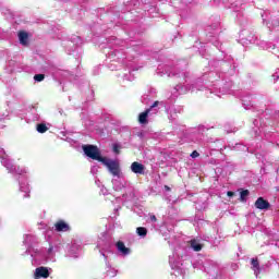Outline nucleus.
Returning a JSON list of instances; mask_svg holds the SVG:
<instances>
[{
  "instance_id": "nucleus-51",
  "label": "nucleus",
  "mask_w": 279,
  "mask_h": 279,
  "mask_svg": "<svg viewBox=\"0 0 279 279\" xmlns=\"http://www.w3.org/2000/svg\"><path fill=\"white\" fill-rule=\"evenodd\" d=\"M53 232V230H48L47 232H46V234H51Z\"/></svg>"
},
{
  "instance_id": "nucleus-50",
  "label": "nucleus",
  "mask_w": 279,
  "mask_h": 279,
  "mask_svg": "<svg viewBox=\"0 0 279 279\" xmlns=\"http://www.w3.org/2000/svg\"><path fill=\"white\" fill-rule=\"evenodd\" d=\"M165 191H171V187H169L168 185L163 186Z\"/></svg>"
},
{
  "instance_id": "nucleus-46",
  "label": "nucleus",
  "mask_w": 279,
  "mask_h": 279,
  "mask_svg": "<svg viewBox=\"0 0 279 279\" xmlns=\"http://www.w3.org/2000/svg\"><path fill=\"white\" fill-rule=\"evenodd\" d=\"M227 195H228V197H234V192L229 191V192H227Z\"/></svg>"
},
{
  "instance_id": "nucleus-35",
  "label": "nucleus",
  "mask_w": 279,
  "mask_h": 279,
  "mask_svg": "<svg viewBox=\"0 0 279 279\" xmlns=\"http://www.w3.org/2000/svg\"><path fill=\"white\" fill-rule=\"evenodd\" d=\"M234 69H236L235 65H230V70H228V72H225L226 75H234L235 71Z\"/></svg>"
},
{
  "instance_id": "nucleus-32",
  "label": "nucleus",
  "mask_w": 279,
  "mask_h": 279,
  "mask_svg": "<svg viewBox=\"0 0 279 279\" xmlns=\"http://www.w3.org/2000/svg\"><path fill=\"white\" fill-rule=\"evenodd\" d=\"M9 66H10L11 73L16 71V61H14V60L9 61Z\"/></svg>"
},
{
  "instance_id": "nucleus-40",
  "label": "nucleus",
  "mask_w": 279,
  "mask_h": 279,
  "mask_svg": "<svg viewBox=\"0 0 279 279\" xmlns=\"http://www.w3.org/2000/svg\"><path fill=\"white\" fill-rule=\"evenodd\" d=\"M149 221L151 222V223H156V221H157V218H156V215H153V214H150L149 215Z\"/></svg>"
},
{
  "instance_id": "nucleus-31",
  "label": "nucleus",
  "mask_w": 279,
  "mask_h": 279,
  "mask_svg": "<svg viewBox=\"0 0 279 279\" xmlns=\"http://www.w3.org/2000/svg\"><path fill=\"white\" fill-rule=\"evenodd\" d=\"M172 112H173V113H172ZM175 112H177L175 109H174L173 111L167 109L168 119H169L170 121H175Z\"/></svg>"
},
{
  "instance_id": "nucleus-8",
  "label": "nucleus",
  "mask_w": 279,
  "mask_h": 279,
  "mask_svg": "<svg viewBox=\"0 0 279 279\" xmlns=\"http://www.w3.org/2000/svg\"><path fill=\"white\" fill-rule=\"evenodd\" d=\"M240 36L242 37V40H246V43H250L251 45H258L259 47H263L264 49H276V46L267 41H258V38L254 33H250V31H242L240 33Z\"/></svg>"
},
{
  "instance_id": "nucleus-15",
  "label": "nucleus",
  "mask_w": 279,
  "mask_h": 279,
  "mask_svg": "<svg viewBox=\"0 0 279 279\" xmlns=\"http://www.w3.org/2000/svg\"><path fill=\"white\" fill-rule=\"evenodd\" d=\"M118 274H119V269L112 266V264L110 263V259H105V270H104L105 278H117Z\"/></svg>"
},
{
  "instance_id": "nucleus-20",
  "label": "nucleus",
  "mask_w": 279,
  "mask_h": 279,
  "mask_svg": "<svg viewBox=\"0 0 279 279\" xmlns=\"http://www.w3.org/2000/svg\"><path fill=\"white\" fill-rule=\"evenodd\" d=\"M242 106L245 110L254 108V96L246 94L242 97Z\"/></svg>"
},
{
  "instance_id": "nucleus-48",
  "label": "nucleus",
  "mask_w": 279,
  "mask_h": 279,
  "mask_svg": "<svg viewBox=\"0 0 279 279\" xmlns=\"http://www.w3.org/2000/svg\"><path fill=\"white\" fill-rule=\"evenodd\" d=\"M254 125H255V128H258V123H260V121L259 120H254Z\"/></svg>"
},
{
  "instance_id": "nucleus-45",
  "label": "nucleus",
  "mask_w": 279,
  "mask_h": 279,
  "mask_svg": "<svg viewBox=\"0 0 279 279\" xmlns=\"http://www.w3.org/2000/svg\"><path fill=\"white\" fill-rule=\"evenodd\" d=\"M220 65L222 66V69H226V66H228V63L226 61H221Z\"/></svg>"
},
{
  "instance_id": "nucleus-3",
  "label": "nucleus",
  "mask_w": 279,
  "mask_h": 279,
  "mask_svg": "<svg viewBox=\"0 0 279 279\" xmlns=\"http://www.w3.org/2000/svg\"><path fill=\"white\" fill-rule=\"evenodd\" d=\"M0 162L8 169L9 173H16L17 175H21L19 179L20 182V191L21 193H24L23 197H29L31 189L29 183H27V177L23 175L24 173H27V170L14 166L12 162V159L5 154V150H0Z\"/></svg>"
},
{
  "instance_id": "nucleus-13",
  "label": "nucleus",
  "mask_w": 279,
  "mask_h": 279,
  "mask_svg": "<svg viewBox=\"0 0 279 279\" xmlns=\"http://www.w3.org/2000/svg\"><path fill=\"white\" fill-rule=\"evenodd\" d=\"M24 245H26V254H29L33 258V256L36 254L35 246L38 243V238L34 234H25L24 235Z\"/></svg>"
},
{
  "instance_id": "nucleus-56",
  "label": "nucleus",
  "mask_w": 279,
  "mask_h": 279,
  "mask_svg": "<svg viewBox=\"0 0 279 279\" xmlns=\"http://www.w3.org/2000/svg\"><path fill=\"white\" fill-rule=\"evenodd\" d=\"M231 8H234V4H231Z\"/></svg>"
},
{
  "instance_id": "nucleus-30",
  "label": "nucleus",
  "mask_w": 279,
  "mask_h": 279,
  "mask_svg": "<svg viewBox=\"0 0 279 279\" xmlns=\"http://www.w3.org/2000/svg\"><path fill=\"white\" fill-rule=\"evenodd\" d=\"M248 195H250V191H248V190H243V191L240 193V199H241V202H246Z\"/></svg>"
},
{
  "instance_id": "nucleus-25",
  "label": "nucleus",
  "mask_w": 279,
  "mask_h": 279,
  "mask_svg": "<svg viewBox=\"0 0 279 279\" xmlns=\"http://www.w3.org/2000/svg\"><path fill=\"white\" fill-rule=\"evenodd\" d=\"M19 40L22 45H27L28 40H29V35L27 34V32H20L17 34Z\"/></svg>"
},
{
  "instance_id": "nucleus-33",
  "label": "nucleus",
  "mask_w": 279,
  "mask_h": 279,
  "mask_svg": "<svg viewBox=\"0 0 279 279\" xmlns=\"http://www.w3.org/2000/svg\"><path fill=\"white\" fill-rule=\"evenodd\" d=\"M29 121H40V116L36 112V109H34L33 117L29 118Z\"/></svg>"
},
{
  "instance_id": "nucleus-26",
  "label": "nucleus",
  "mask_w": 279,
  "mask_h": 279,
  "mask_svg": "<svg viewBox=\"0 0 279 279\" xmlns=\"http://www.w3.org/2000/svg\"><path fill=\"white\" fill-rule=\"evenodd\" d=\"M61 76L63 78H68L71 81V77H73V74L69 71H64V70H59L57 73H56V77L58 76Z\"/></svg>"
},
{
  "instance_id": "nucleus-14",
  "label": "nucleus",
  "mask_w": 279,
  "mask_h": 279,
  "mask_svg": "<svg viewBox=\"0 0 279 279\" xmlns=\"http://www.w3.org/2000/svg\"><path fill=\"white\" fill-rule=\"evenodd\" d=\"M81 254L82 245L78 243L73 242L66 246L65 256H68V258H80Z\"/></svg>"
},
{
  "instance_id": "nucleus-43",
  "label": "nucleus",
  "mask_w": 279,
  "mask_h": 279,
  "mask_svg": "<svg viewBox=\"0 0 279 279\" xmlns=\"http://www.w3.org/2000/svg\"><path fill=\"white\" fill-rule=\"evenodd\" d=\"M124 80H128L129 82H132V80H134V76L130 77V75L125 74Z\"/></svg>"
},
{
  "instance_id": "nucleus-17",
  "label": "nucleus",
  "mask_w": 279,
  "mask_h": 279,
  "mask_svg": "<svg viewBox=\"0 0 279 279\" xmlns=\"http://www.w3.org/2000/svg\"><path fill=\"white\" fill-rule=\"evenodd\" d=\"M130 169L135 175H145V165L138 161L132 162Z\"/></svg>"
},
{
  "instance_id": "nucleus-5",
  "label": "nucleus",
  "mask_w": 279,
  "mask_h": 279,
  "mask_svg": "<svg viewBox=\"0 0 279 279\" xmlns=\"http://www.w3.org/2000/svg\"><path fill=\"white\" fill-rule=\"evenodd\" d=\"M59 247L57 245H51L45 250H35V255L33 256V260L38 263V260H44L46 263H56V252H59Z\"/></svg>"
},
{
  "instance_id": "nucleus-34",
  "label": "nucleus",
  "mask_w": 279,
  "mask_h": 279,
  "mask_svg": "<svg viewBox=\"0 0 279 279\" xmlns=\"http://www.w3.org/2000/svg\"><path fill=\"white\" fill-rule=\"evenodd\" d=\"M268 29H274V27H276V25H278V21H272V22H268L266 23Z\"/></svg>"
},
{
  "instance_id": "nucleus-54",
  "label": "nucleus",
  "mask_w": 279,
  "mask_h": 279,
  "mask_svg": "<svg viewBox=\"0 0 279 279\" xmlns=\"http://www.w3.org/2000/svg\"><path fill=\"white\" fill-rule=\"evenodd\" d=\"M173 97H178V94H173Z\"/></svg>"
},
{
  "instance_id": "nucleus-53",
  "label": "nucleus",
  "mask_w": 279,
  "mask_h": 279,
  "mask_svg": "<svg viewBox=\"0 0 279 279\" xmlns=\"http://www.w3.org/2000/svg\"><path fill=\"white\" fill-rule=\"evenodd\" d=\"M247 147L242 146V151H246Z\"/></svg>"
},
{
  "instance_id": "nucleus-38",
  "label": "nucleus",
  "mask_w": 279,
  "mask_h": 279,
  "mask_svg": "<svg viewBox=\"0 0 279 279\" xmlns=\"http://www.w3.org/2000/svg\"><path fill=\"white\" fill-rule=\"evenodd\" d=\"M98 171H99V168L97 166H93L90 169V173H93V175H97Z\"/></svg>"
},
{
  "instance_id": "nucleus-47",
  "label": "nucleus",
  "mask_w": 279,
  "mask_h": 279,
  "mask_svg": "<svg viewBox=\"0 0 279 279\" xmlns=\"http://www.w3.org/2000/svg\"><path fill=\"white\" fill-rule=\"evenodd\" d=\"M272 77H274L275 81H276V80H279V74H278V72H276L275 74H272Z\"/></svg>"
},
{
  "instance_id": "nucleus-37",
  "label": "nucleus",
  "mask_w": 279,
  "mask_h": 279,
  "mask_svg": "<svg viewBox=\"0 0 279 279\" xmlns=\"http://www.w3.org/2000/svg\"><path fill=\"white\" fill-rule=\"evenodd\" d=\"M142 104H149V95L142 96Z\"/></svg>"
},
{
  "instance_id": "nucleus-57",
  "label": "nucleus",
  "mask_w": 279,
  "mask_h": 279,
  "mask_svg": "<svg viewBox=\"0 0 279 279\" xmlns=\"http://www.w3.org/2000/svg\"><path fill=\"white\" fill-rule=\"evenodd\" d=\"M76 39L81 40L80 37H76Z\"/></svg>"
},
{
  "instance_id": "nucleus-29",
  "label": "nucleus",
  "mask_w": 279,
  "mask_h": 279,
  "mask_svg": "<svg viewBox=\"0 0 279 279\" xmlns=\"http://www.w3.org/2000/svg\"><path fill=\"white\" fill-rule=\"evenodd\" d=\"M48 130H49V126H47V124L45 123L37 124V132L39 134H45V132H47Z\"/></svg>"
},
{
  "instance_id": "nucleus-24",
  "label": "nucleus",
  "mask_w": 279,
  "mask_h": 279,
  "mask_svg": "<svg viewBox=\"0 0 279 279\" xmlns=\"http://www.w3.org/2000/svg\"><path fill=\"white\" fill-rule=\"evenodd\" d=\"M54 228L57 232H69V225L62 220L58 221Z\"/></svg>"
},
{
  "instance_id": "nucleus-16",
  "label": "nucleus",
  "mask_w": 279,
  "mask_h": 279,
  "mask_svg": "<svg viewBox=\"0 0 279 279\" xmlns=\"http://www.w3.org/2000/svg\"><path fill=\"white\" fill-rule=\"evenodd\" d=\"M207 31L209 32L208 37L211 38V39H209L210 43H213V45L215 47H217V49H219V40H217V36H219V24H215L214 26H209L207 28Z\"/></svg>"
},
{
  "instance_id": "nucleus-21",
  "label": "nucleus",
  "mask_w": 279,
  "mask_h": 279,
  "mask_svg": "<svg viewBox=\"0 0 279 279\" xmlns=\"http://www.w3.org/2000/svg\"><path fill=\"white\" fill-rule=\"evenodd\" d=\"M111 182H112V186L116 191H123V189H125L126 183H125V180H123V178L113 177Z\"/></svg>"
},
{
  "instance_id": "nucleus-7",
  "label": "nucleus",
  "mask_w": 279,
  "mask_h": 279,
  "mask_svg": "<svg viewBox=\"0 0 279 279\" xmlns=\"http://www.w3.org/2000/svg\"><path fill=\"white\" fill-rule=\"evenodd\" d=\"M162 106H165L163 101H155L149 109L140 113L138 123L141 125H147V123H149V119H151L154 114H158V108H162Z\"/></svg>"
},
{
  "instance_id": "nucleus-39",
  "label": "nucleus",
  "mask_w": 279,
  "mask_h": 279,
  "mask_svg": "<svg viewBox=\"0 0 279 279\" xmlns=\"http://www.w3.org/2000/svg\"><path fill=\"white\" fill-rule=\"evenodd\" d=\"M121 149V145H119V144H113V151L116 153V154H119V150Z\"/></svg>"
},
{
  "instance_id": "nucleus-23",
  "label": "nucleus",
  "mask_w": 279,
  "mask_h": 279,
  "mask_svg": "<svg viewBox=\"0 0 279 279\" xmlns=\"http://www.w3.org/2000/svg\"><path fill=\"white\" fill-rule=\"evenodd\" d=\"M190 247L194 250V252H202V247H204V244L202 243V240L193 239L190 241Z\"/></svg>"
},
{
  "instance_id": "nucleus-4",
  "label": "nucleus",
  "mask_w": 279,
  "mask_h": 279,
  "mask_svg": "<svg viewBox=\"0 0 279 279\" xmlns=\"http://www.w3.org/2000/svg\"><path fill=\"white\" fill-rule=\"evenodd\" d=\"M181 254H184V248L179 246L173 251L172 255L169 256V264L173 271L172 276H175L177 279H184L186 275V267H184V263H182L184 256H180Z\"/></svg>"
},
{
  "instance_id": "nucleus-9",
  "label": "nucleus",
  "mask_w": 279,
  "mask_h": 279,
  "mask_svg": "<svg viewBox=\"0 0 279 279\" xmlns=\"http://www.w3.org/2000/svg\"><path fill=\"white\" fill-rule=\"evenodd\" d=\"M102 165L107 167L109 173L112 174V178H124L123 171H121V165H119V161L104 158Z\"/></svg>"
},
{
  "instance_id": "nucleus-44",
  "label": "nucleus",
  "mask_w": 279,
  "mask_h": 279,
  "mask_svg": "<svg viewBox=\"0 0 279 279\" xmlns=\"http://www.w3.org/2000/svg\"><path fill=\"white\" fill-rule=\"evenodd\" d=\"M254 132H255V136H259L260 132H263V130L262 129H258V130L255 129Z\"/></svg>"
},
{
  "instance_id": "nucleus-36",
  "label": "nucleus",
  "mask_w": 279,
  "mask_h": 279,
  "mask_svg": "<svg viewBox=\"0 0 279 279\" xmlns=\"http://www.w3.org/2000/svg\"><path fill=\"white\" fill-rule=\"evenodd\" d=\"M35 82H43V80H45V75L44 74H36L34 76Z\"/></svg>"
},
{
  "instance_id": "nucleus-28",
  "label": "nucleus",
  "mask_w": 279,
  "mask_h": 279,
  "mask_svg": "<svg viewBox=\"0 0 279 279\" xmlns=\"http://www.w3.org/2000/svg\"><path fill=\"white\" fill-rule=\"evenodd\" d=\"M136 234H137L138 236H141V239H145V236H147V228H145V227H138V228L136 229Z\"/></svg>"
},
{
  "instance_id": "nucleus-2",
  "label": "nucleus",
  "mask_w": 279,
  "mask_h": 279,
  "mask_svg": "<svg viewBox=\"0 0 279 279\" xmlns=\"http://www.w3.org/2000/svg\"><path fill=\"white\" fill-rule=\"evenodd\" d=\"M128 45L126 41L123 39H118L117 37H111L108 40V47L111 49L108 51V56L112 62H121V64H126L129 69H132V65L128 63L132 59V53L133 51H138V46L136 45H131L132 48H129L128 52H125V46Z\"/></svg>"
},
{
  "instance_id": "nucleus-49",
  "label": "nucleus",
  "mask_w": 279,
  "mask_h": 279,
  "mask_svg": "<svg viewBox=\"0 0 279 279\" xmlns=\"http://www.w3.org/2000/svg\"><path fill=\"white\" fill-rule=\"evenodd\" d=\"M95 182H96L97 186H101V181L96 180Z\"/></svg>"
},
{
  "instance_id": "nucleus-22",
  "label": "nucleus",
  "mask_w": 279,
  "mask_h": 279,
  "mask_svg": "<svg viewBox=\"0 0 279 279\" xmlns=\"http://www.w3.org/2000/svg\"><path fill=\"white\" fill-rule=\"evenodd\" d=\"M269 206V202L265 201L263 197H258L255 202V208L258 210H268Z\"/></svg>"
},
{
  "instance_id": "nucleus-19",
  "label": "nucleus",
  "mask_w": 279,
  "mask_h": 279,
  "mask_svg": "<svg viewBox=\"0 0 279 279\" xmlns=\"http://www.w3.org/2000/svg\"><path fill=\"white\" fill-rule=\"evenodd\" d=\"M49 278V268L45 266L37 267L34 271V279Z\"/></svg>"
},
{
  "instance_id": "nucleus-10",
  "label": "nucleus",
  "mask_w": 279,
  "mask_h": 279,
  "mask_svg": "<svg viewBox=\"0 0 279 279\" xmlns=\"http://www.w3.org/2000/svg\"><path fill=\"white\" fill-rule=\"evenodd\" d=\"M177 68H173L171 65H166L162 70V66L159 65L157 69V73L158 75H168V77H183V80H185V82H189V73L187 72H182V73H178L175 72Z\"/></svg>"
},
{
  "instance_id": "nucleus-11",
  "label": "nucleus",
  "mask_w": 279,
  "mask_h": 279,
  "mask_svg": "<svg viewBox=\"0 0 279 279\" xmlns=\"http://www.w3.org/2000/svg\"><path fill=\"white\" fill-rule=\"evenodd\" d=\"M83 151L88 158H92V160H98V162H102V160L106 158L101 157L99 148L94 145H83Z\"/></svg>"
},
{
  "instance_id": "nucleus-18",
  "label": "nucleus",
  "mask_w": 279,
  "mask_h": 279,
  "mask_svg": "<svg viewBox=\"0 0 279 279\" xmlns=\"http://www.w3.org/2000/svg\"><path fill=\"white\" fill-rule=\"evenodd\" d=\"M116 247H117L119 256H123V257L130 256V254L132 252L130 250V247H126L125 243H123L122 241L117 242Z\"/></svg>"
},
{
  "instance_id": "nucleus-58",
  "label": "nucleus",
  "mask_w": 279,
  "mask_h": 279,
  "mask_svg": "<svg viewBox=\"0 0 279 279\" xmlns=\"http://www.w3.org/2000/svg\"><path fill=\"white\" fill-rule=\"evenodd\" d=\"M263 22L265 23V19H263Z\"/></svg>"
},
{
  "instance_id": "nucleus-52",
  "label": "nucleus",
  "mask_w": 279,
  "mask_h": 279,
  "mask_svg": "<svg viewBox=\"0 0 279 279\" xmlns=\"http://www.w3.org/2000/svg\"><path fill=\"white\" fill-rule=\"evenodd\" d=\"M246 3H254V0H246Z\"/></svg>"
},
{
  "instance_id": "nucleus-6",
  "label": "nucleus",
  "mask_w": 279,
  "mask_h": 279,
  "mask_svg": "<svg viewBox=\"0 0 279 279\" xmlns=\"http://www.w3.org/2000/svg\"><path fill=\"white\" fill-rule=\"evenodd\" d=\"M204 269L209 279H223L225 270L221 264L215 260H207L204 264Z\"/></svg>"
},
{
  "instance_id": "nucleus-27",
  "label": "nucleus",
  "mask_w": 279,
  "mask_h": 279,
  "mask_svg": "<svg viewBox=\"0 0 279 279\" xmlns=\"http://www.w3.org/2000/svg\"><path fill=\"white\" fill-rule=\"evenodd\" d=\"M251 265L255 276H258V274H260V268L258 267V259L253 258Z\"/></svg>"
},
{
  "instance_id": "nucleus-12",
  "label": "nucleus",
  "mask_w": 279,
  "mask_h": 279,
  "mask_svg": "<svg viewBox=\"0 0 279 279\" xmlns=\"http://www.w3.org/2000/svg\"><path fill=\"white\" fill-rule=\"evenodd\" d=\"M97 247L105 260H108V258H110V254H112V242L100 239L98 241Z\"/></svg>"
},
{
  "instance_id": "nucleus-55",
  "label": "nucleus",
  "mask_w": 279,
  "mask_h": 279,
  "mask_svg": "<svg viewBox=\"0 0 279 279\" xmlns=\"http://www.w3.org/2000/svg\"><path fill=\"white\" fill-rule=\"evenodd\" d=\"M234 269H236V264L233 265Z\"/></svg>"
},
{
  "instance_id": "nucleus-1",
  "label": "nucleus",
  "mask_w": 279,
  "mask_h": 279,
  "mask_svg": "<svg viewBox=\"0 0 279 279\" xmlns=\"http://www.w3.org/2000/svg\"><path fill=\"white\" fill-rule=\"evenodd\" d=\"M221 77H223V74L210 71L203 74L202 77L194 81L191 85H177L174 90L178 95H186V93H197L199 90H206V95H216V97L230 95L232 83H228L225 86L223 81H219Z\"/></svg>"
},
{
  "instance_id": "nucleus-41",
  "label": "nucleus",
  "mask_w": 279,
  "mask_h": 279,
  "mask_svg": "<svg viewBox=\"0 0 279 279\" xmlns=\"http://www.w3.org/2000/svg\"><path fill=\"white\" fill-rule=\"evenodd\" d=\"M100 193H102L104 195H108V189H106L104 185H101Z\"/></svg>"
},
{
  "instance_id": "nucleus-42",
  "label": "nucleus",
  "mask_w": 279,
  "mask_h": 279,
  "mask_svg": "<svg viewBox=\"0 0 279 279\" xmlns=\"http://www.w3.org/2000/svg\"><path fill=\"white\" fill-rule=\"evenodd\" d=\"M191 158H199V153H197V150H194V151L191 154Z\"/></svg>"
}]
</instances>
